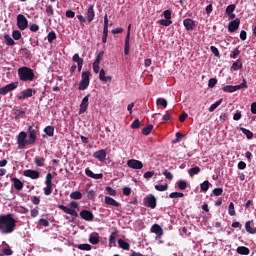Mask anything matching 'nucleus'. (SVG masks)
<instances>
[{
	"label": "nucleus",
	"mask_w": 256,
	"mask_h": 256,
	"mask_svg": "<svg viewBox=\"0 0 256 256\" xmlns=\"http://www.w3.org/2000/svg\"><path fill=\"white\" fill-rule=\"evenodd\" d=\"M17 227V220L11 214L0 216V233L1 235H11Z\"/></svg>",
	"instance_id": "1"
},
{
	"label": "nucleus",
	"mask_w": 256,
	"mask_h": 256,
	"mask_svg": "<svg viewBox=\"0 0 256 256\" xmlns=\"http://www.w3.org/2000/svg\"><path fill=\"white\" fill-rule=\"evenodd\" d=\"M18 77L24 83L31 82L35 79V72L30 67L23 66L18 68Z\"/></svg>",
	"instance_id": "2"
},
{
	"label": "nucleus",
	"mask_w": 256,
	"mask_h": 256,
	"mask_svg": "<svg viewBox=\"0 0 256 256\" xmlns=\"http://www.w3.org/2000/svg\"><path fill=\"white\" fill-rule=\"evenodd\" d=\"M58 207L59 209H61V211H63V213L71 215V217L64 216V219H66V221H69L70 223H75V220L77 219V217H79V213H77L75 209L69 208L63 204H60Z\"/></svg>",
	"instance_id": "3"
},
{
	"label": "nucleus",
	"mask_w": 256,
	"mask_h": 256,
	"mask_svg": "<svg viewBox=\"0 0 256 256\" xmlns=\"http://www.w3.org/2000/svg\"><path fill=\"white\" fill-rule=\"evenodd\" d=\"M18 149H25L27 145H33L31 140H27V132L21 131L17 136Z\"/></svg>",
	"instance_id": "4"
},
{
	"label": "nucleus",
	"mask_w": 256,
	"mask_h": 256,
	"mask_svg": "<svg viewBox=\"0 0 256 256\" xmlns=\"http://www.w3.org/2000/svg\"><path fill=\"white\" fill-rule=\"evenodd\" d=\"M27 133L30 139V143L35 145V142L37 141V133H39V126L32 123V125L28 126Z\"/></svg>",
	"instance_id": "5"
},
{
	"label": "nucleus",
	"mask_w": 256,
	"mask_h": 256,
	"mask_svg": "<svg viewBox=\"0 0 256 256\" xmlns=\"http://www.w3.org/2000/svg\"><path fill=\"white\" fill-rule=\"evenodd\" d=\"M90 76H91V72L89 71L82 72L81 81L79 83V91H85V89L89 87V83L91 81V78H89Z\"/></svg>",
	"instance_id": "6"
},
{
	"label": "nucleus",
	"mask_w": 256,
	"mask_h": 256,
	"mask_svg": "<svg viewBox=\"0 0 256 256\" xmlns=\"http://www.w3.org/2000/svg\"><path fill=\"white\" fill-rule=\"evenodd\" d=\"M45 185H46V187H44V189H43L44 195L49 197V195H51V193H53V174L48 173L46 175Z\"/></svg>",
	"instance_id": "7"
},
{
	"label": "nucleus",
	"mask_w": 256,
	"mask_h": 256,
	"mask_svg": "<svg viewBox=\"0 0 256 256\" xmlns=\"http://www.w3.org/2000/svg\"><path fill=\"white\" fill-rule=\"evenodd\" d=\"M17 27L20 31H25L29 27V20L23 14L17 15Z\"/></svg>",
	"instance_id": "8"
},
{
	"label": "nucleus",
	"mask_w": 256,
	"mask_h": 256,
	"mask_svg": "<svg viewBox=\"0 0 256 256\" xmlns=\"http://www.w3.org/2000/svg\"><path fill=\"white\" fill-rule=\"evenodd\" d=\"M35 93H37V91H35L31 88H27V89L23 90L22 92H20V94H18L16 97L19 101H24V99H29V97H33V95H35Z\"/></svg>",
	"instance_id": "9"
},
{
	"label": "nucleus",
	"mask_w": 256,
	"mask_h": 256,
	"mask_svg": "<svg viewBox=\"0 0 256 256\" xmlns=\"http://www.w3.org/2000/svg\"><path fill=\"white\" fill-rule=\"evenodd\" d=\"M19 87V82H11L10 84L0 88V95H7L10 91H15Z\"/></svg>",
	"instance_id": "10"
},
{
	"label": "nucleus",
	"mask_w": 256,
	"mask_h": 256,
	"mask_svg": "<svg viewBox=\"0 0 256 256\" xmlns=\"http://www.w3.org/2000/svg\"><path fill=\"white\" fill-rule=\"evenodd\" d=\"M144 203L146 207L150 209H155L157 207V198L153 194H149L144 198Z\"/></svg>",
	"instance_id": "11"
},
{
	"label": "nucleus",
	"mask_w": 256,
	"mask_h": 256,
	"mask_svg": "<svg viewBox=\"0 0 256 256\" xmlns=\"http://www.w3.org/2000/svg\"><path fill=\"white\" fill-rule=\"evenodd\" d=\"M130 39H131V24L128 25V31L125 38L124 55H129V51L131 49Z\"/></svg>",
	"instance_id": "12"
},
{
	"label": "nucleus",
	"mask_w": 256,
	"mask_h": 256,
	"mask_svg": "<svg viewBox=\"0 0 256 256\" xmlns=\"http://www.w3.org/2000/svg\"><path fill=\"white\" fill-rule=\"evenodd\" d=\"M127 166L129 167V169L139 170L143 168V162L135 159H130L127 161Z\"/></svg>",
	"instance_id": "13"
},
{
	"label": "nucleus",
	"mask_w": 256,
	"mask_h": 256,
	"mask_svg": "<svg viewBox=\"0 0 256 256\" xmlns=\"http://www.w3.org/2000/svg\"><path fill=\"white\" fill-rule=\"evenodd\" d=\"M89 97L90 95L88 94L82 99V102L79 108V115H83V113H85L89 108Z\"/></svg>",
	"instance_id": "14"
},
{
	"label": "nucleus",
	"mask_w": 256,
	"mask_h": 256,
	"mask_svg": "<svg viewBox=\"0 0 256 256\" xmlns=\"http://www.w3.org/2000/svg\"><path fill=\"white\" fill-rule=\"evenodd\" d=\"M239 25H241V20L239 18L230 21L228 24L229 33H235V31L239 29Z\"/></svg>",
	"instance_id": "15"
},
{
	"label": "nucleus",
	"mask_w": 256,
	"mask_h": 256,
	"mask_svg": "<svg viewBox=\"0 0 256 256\" xmlns=\"http://www.w3.org/2000/svg\"><path fill=\"white\" fill-rule=\"evenodd\" d=\"M24 177H29L30 179H39L41 177V174L37 170L28 169L23 172Z\"/></svg>",
	"instance_id": "16"
},
{
	"label": "nucleus",
	"mask_w": 256,
	"mask_h": 256,
	"mask_svg": "<svg viewBox=\"0 0 256 256\" xmlns=\"http://www.w3.org/2000/svg\"><path fill=\"white\" fill-rule=\"evenodd\" d=\"M94 159H98V161H105L107 159V151L105 149L98 150L93 154Z\"/></svg>",
	"instance_id": "17"
},
{
	"label": "nucleus",
	"mask_w": 256,
	"mask_h": 256,
	"mask_svg": "<svg viewBox=\"0 0 256 256\" xmlns=\"http://www.w3.org/2000/svg\"><path fill=\"white\" fill-rule=\"evenodd\" d=\"M81 219H84V221H93L95 219V216L93 215V212L89 210H82L80 212Z\"/></svg>",
	"instance_id": "18"
},
{
	"label": "nucleus",
	"mask_w": 256,
	"mask_h": 256,
	"mask_svg": "<svg viewBox=\"0 0 256 256\" xmlns=\"http://www.w3.org/2000/svg\"><path fill=\"white\" fill-rule=\"evenodd\" d=\"M150 231L151 233H155L158 239H161L163 237V228H161L159 224H153Z\"/></svg>",
	"instance_id": "19"
},
{
	"label": "nucleus",
	"mask_w": 256,
	"mask_h": 256,
	"mask_svg": "<svg viewBox=\"0 0 256 256\" xmlns=\"http://www.w3.org/2000/svg\"><path fill=\"white\" fill-rule=\"evenodd\" d=\"M72 61H73L74 63H77V66H76V67L78 68V72L81 73V69H83V63H84L83 58H80V57H79V54L76 53V54L73 55Z\"/></svg>",
	"instance_id": "20"
},
{
	"label": "nucleus",
	"mask_w": 256,
	"mask_h": 256,
	"mask_svg": "<svg viewBox=\"0 0 256 256\" xmlns=\"http://www.w3.org/2000/svg\"><path fill=\"white\" fill-rule=\"evenodd\" d=\"M183 25H184L186 31H193V29H195V20L186 18L183 21Z\"/></svg>",
	"instance_id": "21"
},
{
	"label": "nucleus",
	"mask_w": 256,
	"mask_h": 256,
	"mask_svg": "<svg viewBox=\"0 0 256 256\" xmlns=\"http://www.w3.org/2000/svg\"><path fill=\"white\" fill-rule=\"evenodd\" d=\"M99 79H100V81H102V83H111V81H113V77L105 76V70L104 69L100 70Z\"/></svg>",
	"instance_id": "22"
},
{
	"label": "nucleus",
	"mask_w": 256,
	"mask_h": 256,
	"mask_svg": "<svg viewBox=\"0 0 256 256\" xmlns=\"http://www.w3.org/2000/svg\"><path fill=\"white\" fill-rule=\"evenodd\" d=\"M85 173L87 177H90L91 179H103V173L95 174L89 168L85 169Z\"/></svg>",
	"instance_id": "23"
},
{
	"label": "nucleus",
	"mask_w": 256,
	"mask_h": 256,
	"mask_svg": "<svg viewBox=\"0 0 256 256\" xmlns=\"http://www.w3.org/2000/svg\"><path fill=\"white\" fill-rule=\"evenodd\" d=\"M99 233L97 232H93L90 234L89 236V243H91L92 245H99Z\"/></svg>",
	"instance_id": "24"
},
{
	"label": "nucleus",
	"mask_w": 256,
	"mask_h": 256,
	"mask_svg": "<svg viewBox=\"0 0 256 256\" xmlns=\"http://www.w3.org/2000/svg\"><path fill=\"white\" fill-rule=\"evenodd\" d=\"M104 201H105L106 205H111L112 207H121V203L117 202L112 197L106 196L104 198Z\"/></svg>",
	"instance_id": "25"
},
{
	"label": "nucleus",
	"mask_w": 256,
	"mask_h": 256,
	"mask_svg": "<svg viewBox=\"0 0 256 256\" xmlns=\"http://www.w3.org/2000/svg\"><path fill=\"white\" fill-rule=\"evenodd\" d=\"M87 21L88 23H91L93 21V19H95V10L93 5H90L88 10H87Z\"/></svg>",
	"instance_id": "26"
},
{
	"label": "nucleus",
	"mask_w": 256,
	"mask_h": 256,
	"mask_svg": "<svg viewBox=\"0 0 256 256\" xmlns=\"http://www.w3.org/2000/svg\"><path fill=\"white\" fill-rule=\"evenodd\" d=\"M11 181L13 182L14 189H16V191H21L23 189L24 184L19 180V178H11Z\"/></svg>",
	"instance_id": "27"
},
{
	"label": "nucleus",
	"mask_w": 256,
	"mask_h": 256,
	"mask_svg": "<svg viewBox=\"0 0 256 256\" xmlns=\"http://www.w3.org/2000/svg\"><path fill=\"white\" fill-rule=\"evenodd\" d=\"M118 246L120 249H123L124 251H129L131 249V245L129 242H125L123 239L118 240Z\"/></svg>",
	"instance_id": "28"
},
{
	"label": "nucleus",
	"mask_w": 256,
	"mask_h": 256,
	"mask_svg": "<svg viewBox=\"0 0 256 256\" xmlns=\"http://www.w3.org/2000/svg\"><path fill=\"white\" fill-rule=\"evenodd\" d=\"M117 232H112L109 237V247H117Z\"/></svg>",
	"instance_id": "29"
},
{
	"label": "nucleus",
	"mask_w": 256,
	"mask_h": 256,
	"mask_svg": "<svg viewBox=\"0 0 256 256\" xmlns=\"http://www.w3.org/2000/svg\"><path fill=\"white\" fill-rule=\"evenodd\" d=\"M44 133L48 137H53V135H55V127H53V126H46L44 128Z\"/></svg>",
	"instance_id": "30"
},
{
	"label": "nucleus",
	"mask_w": 256,
	"mask_h": 256,
	"mask_svg": "<svg viewBox=\"0 0 256 256\" xmlns=\"http://www.w3.org/2000/svg\"><path fill=\"white\" fill-rule=\"evenodd\" d=\"M103 35H109V18L107 14L104 16Z\"/></svg>",
	"instance_id": "31"
},
{
	"label": "nucleus",
	"mask_w": 256,
	"mask_h": 256,
	"mask_svg": "<svg viewBox=\"0 0 256 256\" xmlns=\"http://www.w3.org/2000/svg\"><path fill=\"white\" fill-rule=\"evenodd\" d=\"M34 163L36 167H45V158L44 157H35Z\"/></svg>",
	"instance_id": "32"
},
{
	"label": "nucleus",
	"mask_w": 256,
	"mask_h": 256,
	"mask_svg": "<svg viewBox=\"0 0 256 256\" xmlns=\"http://www.w3.org/2000/svg\"><path fill=\"white\" fill-rule=\"evenodd\" d=\"M236 251L239 255H249L251 253V250L245 246L238 247Z\"/></svg>",
	"instance_id": "33"
},
{
	"label": "nucleus",
	"mask_w": 256,
	"mask_h": 256,
	"mask_svg": "<svg viewBox=\"0 0 256 256\" xmlns=\"http://www.w3.org/2000/svg\"><path fill=\"white\" fill-rule=\"evenodd\" d=\"M222 91H224V93H235V91H238L237 85L236 86H233V85L224 86L222 88Z\"/></svg>",
	"instance_id": "34"
},
{
	"label": "nucleus",
	"mask_w": 256,
	"mask_h": 256,
	"mask_svg": "<svg viewBox=\"0 0 256 256\" xmlns=\"http://www.w3.org/2000/svg\"><path fill=\"white\" fill-rule=\"evenodd\" d=\"M188 173H189L190 177H195V175H199V173H201V168H199V166H195V167L189 169Z\"/></svg>",
	"instance_id": "35"
},
{
	"label": "nucleus",
	"mask_w": 256,
	"mask_h": 256,
	"mask_svg": "<svg viewBox=\"0 0 256 256\" xmlns=\"http://www.w3.org/2000/svg\"><path fill=\"white\" fill-rule=\"evenodd\" d=\"M4 40L8 47H13V45H15V40H13L9 34L4 35Z\"/></svg>",
	"instance_id": "36"
},
{
	"label": "nucleus",
	"mask_w": 256,
	"mask_h": 256,
	"mask_svg": "<svg viewBox=\"0 0 256 256\" xmlns=\"http://www.w3.org/2000/svg\"><path fill=\"white\" fill-rule=\"evenodd\" d=\"M239 69H243V62L241 60L234 62L231 67L232 71H239Z\"/></svg>",
	"instance_id": "37"
},
{
	"label": "nucleus",
	"mask_w": 256,
	"mask_h": 256,
	"mask_svg": "<svg viewBox=\"0 0 256 256\" xmlns=\"http://www.w3.org/2000/svg\"><path fill=\"white\" fill-rule=\"evenodd\" d=\"M172 24H173V21L167 18L158 20V25H162V27H169V25H172Z\"/></svg>",
	"instance_id": "38"
},
{
	"label": "nucleus",
	"mask_w": 256,
	"mask_h": 256,
	"mask_svg": "<svg viewBox=\"0 0 256 256\" xmlns=\"http://www.w3.org/2000/svg\"><path fill=\"white\" fill-rule=\"evenodd\" d=\"M14 119L16 120H19V119H25V111L24 110H17L15 113H14Z\"/></svg>",
	"instance_id": "39"
},
{
	"label": "nucleus",
	"mask_w": 256,
	"mask_h": 256,
	"mask_svg": "<svg viewBox=\"0 0 256 256\" xmlns=\"http://www.w3.org/2000/svg\"><path fill=\"white\" fill-rule=\"evenodd\" d=\"M70 199H74V200L83 199V194L79 191H74L70 194Z\"/></svg>",
	"instance_id": "40"
},
{
	"label": "nucleus",
	"mask_w": 256,
	"mask_h": 256,
	"mask_svg": "<svg viewBox=\"0 0 256 256\" xmlns=\"http://www.w3.org/2000/svg\"><path fill=\"white\" fill-rule=\"evenodd\" d=\"M223 103V98L219 99L218 101H216L214 104H212L209 107V112L213 113V111H215V109H217V107H219V105H221Z\"/></svg>",
	"instance_id": "41"
},
{
	"label": "nucleus",
	"mask_w": 256,
	"mask_h": 256,
	"mask_svg": "<svg viewBox=\"0 0 256 256\" xmlns=\"http://www.w3.org/2000/svg\"><path fill=\"white\" fill-rule=\"evenodd\" d=\"M86 195H87V199H89L90 201H93V199H95L96 192L93 189H86Z\"/></svg>",
	"instance_id": "42"
},
{
	"label": "nucleus",
	"mask_w": 256,
	"mask_h": 256,
	"mask_svg": "<svg viewBox=\"0 0 256 256\" xmlns=\"http://www.w3.org/2000/svg\"><path fill=\"white\" fill-rule=\"evenodd\" d=\"M55 39H57V34L55 33V31L49 32L47 35L48 43H53Z\"/></svg>",
	"instance_id": "43"
},
{
	"label": "nucleus",
	"mask_w": 256,
	"mask_h": 256,
	"mask_svg": "<svg viewBox=\"0 0 256 256\" xmlns=\"http://www.w3.org/2000/svg\"><path fill=\"white\" fill-rule=\"evenodd\" d=\"M228 214L230 215V217H235V215H236L235 204H233V202H230V204L228 206Z\"/></svg>",
	"instance_id": "44"
},
{
	"label": "nucleus",
	"mask_w": 256,
	"mask_h": 256,
	"mask_svg": "<svg viewBox=\"0 0 256 256\" xmlns=\"http://www.w3.org/2000/svg\"><path fill=\"white\" fill-rule=\"evenodd\" d=\"M151 131H153V124H149L146 127L142 129V133L147 136L151 134Z\"/></svg>",
	"instance_id": "45"
},
{
	"label": "nucleus",
	"mask_w": 256,
	"mask_h": 256,
	"mask_svg": "<svg viewBox=\"0 0 256 256\" xmlns=\"http://www.w3.org/2000/svg\"><path fill=\"white\" fill-rule=\"evenodd\" d=\"M240 131H242V133L244 135H246L247 139H251L253 137V132H251V130L247 129V128H240Z\"/></svg>",
	"instance_id": "46"
},
{
	"label": "nucleus",
	"mask_w": 256,
	"mask_h": 256,
	"mask_svg": "<svg viewBox=\"0 0 256 256\" xmlns=\"http://www.w3.org/2000/svg\"><path fill=\"white\" fill-rule=\"evenodd\" d=\"M209 185V180H205L203 183L200 184L201 191H203L204 193H206V191H209Z\"/></svg>",
	"instance_id": "47"
},
{
	"label": "nucleus",
	"mask_w": 256,
	"mask_h": 256,
	"mask_svg": "<svg viewBox=\"0 0 256 256\" xmlns=\"http://www.w3.org/2000/svg\"><path fill=\"white\" fill-rule=\"evenodd\" d=\"M155 189L156 191H167L169 189V185L168 184H158V185H155Z\"/></svg>",
	"instance_id": "48"
},
{
	"label": "nucleus",
	"mask_w": 256,
	"mask_h": 256,
	"mask_svg": "<svg viewBox=\"0 0 256 256\" xmlns=\"http://www.w3.org/2000/svg\"><path fill=\"white\" fill-rule=\"evenodd\" d=\"M46 14L47 17H53V15H55V10L52 5H46Z\"/></svg>",
	"instance_id": "49"
},
{
	"label": "nucleus",
	"mask_w": 256,
	"mask_h": 256,
	"mask_svg": "<svg viewBox=\"0 0 256 256\" xmlns=\"http://www.w3.org/2000/svg\"><path fill=\"white\" fill-rule=\"evenodd\" d=\"M170 199H179L181 197H185V194L182 192H172L169 194Z\"/></svg>",
	"instance_id": "50"
},
{
	"label": "nucleus",
	"mask_w": 256,
	"mask_h": 256,
	"mask_svg": "<svg viewBox=\"0 0 256 256\" xmlns=\"http://www.w3.org/2000/svg\"><path fill=\"white\" fill-rule=\"evenodd\" d=\"M80 251H91V244H79L77 246Z\"/></svg>",
	"instance_id": "51"
},
{
	"label": "nucleus",
	"mask_w": 256,
	"mask_h": 256,
	"mask_svg": "<svg viewBox=\"0 0 256 256\" xmlns=\"http://www.w3.org/2000/svg\"><path fill=\"white\" fill-rule=\"evenodd\" d=\"M105 190L108 195H111V197H115L117 195V190L113 189L111 186H107Z\"/></svg>",
	"instance_id": "52"
},
{
	"label": "nucleus",
	"mask_w": 256,
	"mask_h": 256,
	"mask_svg": "<svg viewBox=\"0 0 256 256\" xmlns=\"http://www.w3.org/2000/svg\"><path fill=\"white\" fill-rule=\"evenodd\" d=\"M178 188L180 191H185L187 189V182L185 180L178 181Z\"/></svg>",
	"instance_id": "53"
},
{
	"label": "nucleus",
	"mask_w": 256,
	"mask_h": 256,
	"mask_svg": "<svg viewBox=\"0 0 256 256\" xmlns=\"http://www.w3.org/2000/svg\"><path fill=\"white\" fill-rule=\"evenodd\" d=\"M12 37L15 41H19V39H21V31L19 30H14L12 32Z\"/></svg>",
	"instance_id": "54"
},
{
	"label": "nucleus",
	"mask_w": 256,
	"mask_h": 256,
	"mask_svg": "<svg viewBox=\"0 0 256 256\" xmlns=\"http://www.w3.org/2000/svg\"><path fill=\"white\" fill-rule=\"evenodd\" d=\"M236 9L235 4H230L227 6L226 8V15H231V13H233Z\"/></svg>",
	"instance_id": "55"
},
{
	"label": "nucleus",
	"mask_w": 256,
	"mask_h": 256,
	"mask_svg": "<svg viewBox=\"0 0 256 256\" xmlns=\"http://www.w3.org/2000/svg\"><path fill=\"white\" fill-rule=\"evenodd\" d=\"M2 253L3 255L11 256L13 255V250L11 249V247L6 246V248H3Z\"/></svg>",
	"instance_id": "56"
},
{
	"label": "nucleus",
	"mask_w": 256,
	"mask_h": 256,
	"mask_svg": "<svg viewBox=\"0 0 256 256\" xmlns=\"http://www.w3.org/2000/svg\"><path fill=\"white\" fill-rule=\"evenodd\" d=\"M130 127L131 129H139L141 127V121H139V119H135Z\"/></svg>",
	"instance_id": "57"
},
{
	"label": "nucleus",
	"mask_w": 256,
	"mask_h": 256,
	"mask_svg": "<svg viewBox=\"0 0 256 256\" xmlns=\"http://www.w3.org/2000/svg\"><path fill=\"white\" fill-rule=\"evenodd\" d=\"M38 224L41 225L42 227H49V220L41 218L38 220Z\"/></svg>",
	"instance_id": "58"
},
{
	"label": "nucleus",
	"mask_w": 256,
	"mask_h": 256,
	"mask_svg": "<svg viewBox=\"0 0 256 256\" xmlns=\"http://www.w3.org/2000/svg\"><path fill=\"white\" fill-rule=\"evenodd\" d=\"M157 105H161L162 107H167V100L165 98H158L156 100Z\"/></svg>",
	"instance_id": "59"
},
{
	"label": "nucleus",
	"mask_w": 256,
	"mask_h": 256,
	"mask_svg": "<svg viewBox=\"0 0 256 256\" xmlns=\"http://www.w3.org/2000/svg\"><path fill=\"white\" fill-rule=\"evenodd\" d=\"M217 85V78H211L208 81V87H210V89H213V87H215Z\"/></svg>",
	"instance_id": "60"
},
{
	"label": "nucleus",
	"mask_w": 256,
	"mask_h": 256,
	"mask_svg": "<svg viewBox=\"0 0 256 256\" xmlns=\"http://www.w3.org/2000/svg\"><path fill=\"white\" fill-rule=\"evenodd\" d=\"M213 195L215 197H219V196L223 195V188H215L213 190Z\"/></svg>",
	"instance_id": "61"
},
{
	"label": "nucleus",
	"mask_w": 256,
	"mask_h": 256,
	"mask_svg": "<svg viewBox=\"0 0 256 256\" xmlns=\"http://www.w3.org/2000/svg\"><path fill=\"white\" fill-rule=\"evenodd\" d=\"M239 53H240L239 48H235L230 54L231 59H237V57L239 56Z\"/></svg>",
	"instance_id": "62"
},
{
	"label": "nucleus",
	"mask_w": 256,
	"mask_h": 256,
	"mask_svg": "<svg viewBox=\"0 0 256 256\" xmlns=\"http://www.w3.org/2000/svg\"><path fill=\"white\" fill-rule=\"evenodd\" d=\"M103 55H105L104 51H100L94 61V63H101V60L103 59Z\"/></svg>",
	"instance_id": "63"
},
{
	"label": "nucleus",
	"mask_w": 256,
	"mask_h": 256,
	"mask_svg": "<svg viewBox=\"0 0 256 256\" xmlns=\"http://www.w3.org/2000/svg\"><path fill=\"white\" fill-rule=\"evenodd\" d=\"M210 50L212 51L213 55H215V57H219V49L215 46H210Z\"/></svg>",
	"instance_id": "64"
}]
</instances>
